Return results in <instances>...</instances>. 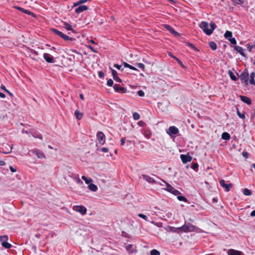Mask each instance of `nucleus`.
I'll return each mask as SVG.
<instances>
[{
    "mask_svg": "<svg viewBox=\"0 0 255 255\" xmlns=\"http://www.w3.org/2000/svg\"><path fill=\"white\" fill-rule=\"evenodd\" d=\"M210 26L211 28L209 29V24L206 21H202L199 25L200 27L202 29L203 32L208 35L212 34L214 30L216 28V24L214 22H211L210 23Z\"/></svg>",
    "mask_w": 255,
    "mask_h": 255,
    "instance_id": "nucleus-1",
    "label": "nucleus"
},
{
    "mask_svg": "<svg viewBox=\"0 0 255 255\" xmlns=\"http://www.w3.org/2000/svg\"><path fill=\"white\" fill-rule=\"evenodd\" d=\"M182 232H197L199 233L201 232V230L200 228L190 224L184 225L182 226Z\"/></svg>",
    "mask_w": 255,
    "mask_h": 255,
    "instance_id": "nucleus-2",
    "label": "nucleus"
},
{
    "mask_svg": "<svg viewBox=\"0 0 255 255\" xmlns=\"http://www.w3.org/2000/svg\"><path fill=\"white\" fill-rule=\"evenodd\" d=\"M143 178L150 183L158 184L163 185L162 183H165V181L156 176V179H153L150 176H142Z\"/></svg>",
    "mask_w": 255,
    "mask_h": 255,
    "instance_id": "nucleus-3",
    "label": "nucleus"
},
{
    "mask_svg": "<svg viewBox=\"0 0 255 255\" xmlns=\"http://www.w3.org/2000/svg\"><path fill=\"white\" fill-rule=\"evenodd\" d=\"M8 240V237L6 235L0 236V242L1 243V246L5 249H10L12 245L7 243V241Z\"/></svg>",
    "mask_w": 255,
    "mask_h": 255,
    "instance_id": "nucleus-4",
    "label": "nucleus"
},
{
    "mask_svg": "<svg viewBox=\"0 0 255 255\" xmlns=\"http://www.w3.org/2000/svg\"><path fill=\"white\" fill-rule=\"evenodd\" d=\"M166 186V188H165V190H166L169 192L171 193L174 195L178 196L179 195L181 194V193L180 191L177 190V189L173 188L171 185H170L169 183L166 182L165 181V183H164Z\"/></svg>",
    "mask_w": 255,
    "mask_h": 255,
    "instance_id": "nucleus-5",
    "label": "nucleus"
},
{
    "mask_svg": "<svg viewBox=\"0 0 255 255\" xmlns=\"http://www.w3.org/2000/svg\"><path fill=\"white\" fill-rule=\"evenodd\" d=\"M96 136L98 140V143L101 145H103L105 142L106 138L104 133L102 131H98L97 133Z\"/></svg>",
    "mask_w": 255,
    "mask_h": 255,
    "instance_id": "nucleus-6",
    "label": "nucleus"
},
{
    "mask_svg": "<svg viewBox=\"0 0 255 255\" xmlns=\"http://www.w3.org/2000/svg\"><path fill=\"white\" fill-rule=\"evenodd\" d=\"M220 184L223 188H225V190L227 192L230 191L231 188H232L233 186L232 183H226L225 181L223 179L220 180Z\"/></svg>",
    "mask_w": 255,
    "mask_h": 255,
    "instance_id": "nucleus-7",
    "label": "nucleus"
},
{
    "mask_svg": "<svg viewBox=\"0 0 255 255\" xmlns=\"http://www.w3.org/2000/svg\"><path fill=\"white\" fill-rule=\"evenodd\" d=\"M242 83H245L246 85L248 83L249 73L248 72H243L239 76Z\"/></svg>",
    "mask_w": 255,
    "mask_h": 255,
    "instance_id": "nucleus-8",
    "label": "nucleus"
},
{
    "mask_svg": "<svg viewBox=\"0 0 255 255\" xmlns=\"http://www.w3.org/2000/svg\"><path fill=\"white\" fill-rule=\"evenodd\" d=\"M166 132L170 136L173 134H177L179 132L178 129L175 126H170L168 129L166 130Z\"/></svg>",
    "mask_w": 255,
    "mask_h": 255,
    "instance_id": "nucleus-9",
    "label": "nucleus"
},
{
    "mask_svg": "<svg viewBox=\"0 0 255 255\" xmlns=\"http://www.w3.org/2000/svg\"><path fill=\"white\" fill-rule=\"evenodd\" d=\"M73 209L75 211L80 213L82 215H85L87 212V209L83 206H75L73 207Z\"/></svg>",
    "mask_w": 255,
    "mask_h": 255,
    "instance_id": "nucleus-10",
    "label": "nucleus"
},
{
    "mask_svg": "<svg viewBox=\"0 0 255 255\" xmlns=\"http://www.w3.org/2000/svg\"><path fill=\"white\" fill-rule=\"evenodd\" d=\"M43 58L47 63H53L55 62L53 57L49 53H44Z\"/></svg>",
    "mask_w": 255,
    "mask_h": 255,
    "instance_id": "nucleus-11",
    "label": "nucleus"
},
{
    "mask_svg": "<svg viewBox=\"0 0 255 255\" xmlns=\"http://www.w3.org/2000/svg\"><path fill=\"white\" fill-rule=\"evenodd\" d=\"M114 89L116 92H120L121 93H125L127 91L126 88L124 87H121L118 84H115L114 86Z\"/></svg>",
    "mask_w": 255,
    "mask_h": 255,
    "instance_id": "nucleus-12",
    "label": "nucleus"
},
{
    "mask_svg": "<svg viewBox=\"0 0 255 255\" xmlns=\"http://www.w3.org/2000/svg\"><path fill=\"white\" fill-rule=\"evenodd\" d=\"M14 8L22 11L23 13H25L28 15H31L32 17H35V15L32 12H31L28 10L25 9L21 7L17 6H15Z\"/></svg>",
    "mask_w": 255,
    "mask_h": 255,
    "instance_id": "nucleus-13",
    "label": "nucleus"
},
{
    "mask_svg": "<svg viewBox=\"0 0 255 255\" xmlns=\"http://www.w3.org/2000/svg\"><path fill=\"white\" fill-rule=\"evenodd\" d=\"M180 158L183 163H186L188 162H190L192 160V157L190 155L181 154Z\"/></svg>",
    "mask_w": 255,
    "mask_h": 255,
    "instance_id": "nucleus-14",
    "label": "nucleus"
},
{
    "mask_svg": "<svg viewBox=\"0 0 255 255\" xmlns=\"http://www.w3.org/2000/svg\"><path fill=\"white\" fill-rule=\"evenodd\" d=\"M163 27L175 36H177L179 35V33L175 31L169 25L164 24Z\"/></svg>",
    "mask_w": 255,
    "mask_h": 255,
    "instance_id": "nucleus-15",
    "label": "nucleus"
},
{
    "mask_svg": "<svg viewBox=\"0 0 255 255\" xmlns=\"http://www.w3.org/2000/svg\"><path fill=\"white\" fill-rule=\"evenodd\" d=\"M88 7L87 6L85 5H81L78 6L77 8L75 9V12L77 13H80L85 10H88Z\"/></svg>",
    "mask_w": 255,
    "mask_h": 255,
    "instance_id": "nucleus-16",
    "label": "nucleus"
},
{
    "mask_svg": "<svg viewBox=\"0 0 255 255\" xmlns=\"http://www.w3.org/2000/svg\"><path fill=\"white\" fill-rule=\"evenodd\" d=\"M111 71H112V74L113 79L116 81L119 82V83H121L122 80L118 76L117 72L113 69H111Z\"/></svg>",
    "mask_w": 255,
    "mask_h": 255,
    "instance_id": "nucleus-17",
    "label": "nucleus"
},
{
    "mask_svg": "<svg viewBox=\"0 0 255 255\" xmlns=\"http://www.w3.org/2000/svg\"><path fill=\"white\" fill-rule=\"evenodd\" d=\"M240 98L243 102L249 105L252 104V101L250 98L245 96H240Z\"/></svg>",
    "mask_w": 255,
    "mask_h": 255,
    "instance_id": "nucleus-18",
    "label": "nucleus"
},
{
    "mask_svg": "<svg viewBox=\"0 0 255 255\" xmlns=\"http://www.w3.org/2000/svg\"><path fill=\"white\" fill-rule=\"evenodd\" d=\"M31 152L36 154L39 158H45V156L42 151H39L38 150H32Z\"/></svg>",
    "mask_w": 255,
    "mask_h": 255,
    "instance_id": "nucleus-19",
    "label": "nucleus"
},
{
    "mask_svg": "<svg viewBox=\"0 0 255 255\" xmlns=\"http://www.w3.org/2000/svg\"><path fill=\"white\" fill-rule=\"evenodd\" d=\"M168 229H169V231L171 232L179 233L181 232H182V226L180 227H178V228L169 227Z\"/></svg>",
    "mask_w": 255,
    "mask_h": 255,
    "instance_id": "nucleus-20",
    "label": "nucleus"
},
{
    "mask_svg": "<svg viewBox=\"0 0 255 255\" xmlns=\"http://www.w3.org/2000/svg\"><path fill=\"white\" fill-rule=\"evenodd\" d=\"M234 48L235 50H236L238 53H239L242 56L244 57H246V54L244 52V49L242 47L239 46H235Z\"/></svg>",
    "mask_w": 255,
    "mask_h": 255,
    "instance_id": "nucleus-21",
    "label": "nucleus"
},
{
    "mask_svg": "<svg viewBox=\"0 0 255 255\" xmlns=\"http://www.w3.org/2000/svg\"><path fill=\"white\" fill-rule=\"evenodd\" d=\"M228 255H241L242 252L234 249H230L228 251Z\"/></svg>",
    "mask_w": 255,
    "mask_h": 255,
    "instance_id": "nucleus-22",
    "label": "nucleus"
},
{
    "mask_svg": "<svg viewBox=\"0 0 255 255\" xmlns=\"http://www.w3.org/2000/svg\"><path fill=\"white\" fill-rule=\"evenodd\" d=\"M64 27L67 30H70L73 33H75V31L72 28V26L66 22L63 23Z\"/></svg>",
    "mask_w": 255,
    "mask_h": 255,
    "instance_id": "nucleus-23",
    "label": "nucleus"
},
{
    "mask_svg": "<svg viewBox=\"0 0 255 255\" xmlns=\"http://www.w3.org/2000/svg\"><path fill=\"white\" fill-rule=\"evenodd\" d=\"M88 187L90 190H91V191H93V192H96L98 190L97 186L96 185H95L92 183L88 185Z\"/></svg>",
    "mask_w": 255,
    "mask_h": 255,
    "instance_id": "nucleus-24",
    "label": "nucleus"
},
{
    "mask_svg": "<svg viewBox=\"0 0 255 255\" xmlns=\"http://www.w3.org/2000/svg\"><path fill=\"white\" fill-rule=\"evenodd\" d=\"M144 135L147 138H149L151 136V131L149 129H145L143 132Z\"/></svg>",
    "mask_w": 255,
    "mask_h": 255,
    "instance_id": "nucleus-25",
    "label": "nucleus"
},
{
    "mask_svg": "<svg viewBox=\"0 0 255 255\" xmlns=\"http://www.w3.org/2000/svg\"><path fill=\"white\" fill-rule=\"evenodd\" d=\"M123 64L125 67L128 68L131 70L137 71L138 69L134 66H132L126 62H123Z\"/></svg>",
    "mask_w": 255,
    "mask_h": 255,
    "instance_id": "nucleus-26",
    "label": "nucleus"
},
{
    "mask_svg": "<svg viewBox=\"0 0 255 255\" xmlns=\"http://www.w3.org/2000/svg\"><path fill=\"white\" fill-rule=\"evenodd\" d=\"M75 116L78 120H81L83 118V114L76 110L74 113Z\"/></svg>",
    "mask_w": 255,
    "mask_h": 255,
    "instance_id": "nucleus-27",
    "label": "nucleus"
},
{
    "mask_svg": "<svg viewBox=\"0 0 255 255\" xmlns=\"http://www.w3.org/2000/svg\"><path fill=\"white\" fill-rule=\"evenodd\" d=\"M231 136L228 132H224L222 134V138L225 140H229L230 139Z\"/></svg>",
    "mask_w": 255,
    "mask_h": 255,
    "instance_id": "nucleus-28",
    "label": "nucleus"
},
{
    "mask_svg": "<svg viewBox=\"0 0 255 255\" xmlns=\"http://www.w3.org/2000/svg\"><path fill=\"white\" fill-rule=\"evenodd\" d=\"M225 37L229 40V39H230L232 37V32L230 31L227 30L224 34Z\"/></svg>",
    "mask_w": 255,
    "mask_h": 255,
    "instance_id": "nucleus-29",
    "label": "nucleus"
},
{
    "mask_svg": "<svg viewBox=\"0 0 255 255\" xmlns=\"http://www.w3.org/2000/svg\"><path fill=\"white\" fill-rule=\"evenodd\" d=\"M228 74L230 76L231 79L234 81H236L238 80V78L236 77L235 75H234V73L231 70H229Z\"/></svg>",
    "mask_w": 255,
    "mask_h": 255,
    "instance_id": "nucleus-30",
    "label": "nucleus"
},
{
    "mask_svg": "<svg viewBox=\"0 0 255 255\" xmlns=\"http://www.w3.org/2000/svg\"><path fill=\"white\" fill-rule=\"evenodd\" d=\"M237 113L238 116L240 118H241L242 119H245V113L243 112V113H241L240 112L239 109L238 108H237Z\"/></svg>",
    "mask_w": 255,
    "mask_h": 255,
    "instance_id": "nucleus-31",
    "label": "nucleus"
},
{
    "mask_svg": "<svg viewBox=\"0 0 255 255\" xmlns=\"http://www.w3.org/2000/svg\"><path fill=\"white\" fill-rule=\"evenodd\" d=\"M52 31L56 34H57V35L59 36L60 37H61L62 38V36L63 35L64 33H63L62 32L58 30L57 29H55V28H53L52 29Z\"/></svg>",
    "mask_w": 255,
    "mask_h": 255,
    "instance_id": "nucleus-32",
    "label": "nucleus"
},
{
    "mask_svg": "<svg viewBox=\"0 0 255 255\" xmlns=\"http://www.w3.org/2000/svg\"><path fill=\"white\" fill-rule=\"evenodd\" d=\"M210 48L213 50H215L217 49V44L213 41H211L209 43Z\"/></svg>",
    "mask_w": 255,
    "mask_h": 255,
    "instance_id": "nucleus-33",
    "label": "nucleus"
},
{
    "mask_svg": "<svg viewBox=\"0 0 255 255\" xmlns=\"http://www.w3.org/2000/svg\"><path fill=\"white\" fill-rule=\"evenodd\" d=\"M243 194L246 196H250L252 194V192L248 188H245L243 190Z\"/></svg>",
    "mask_w": 255,
    "mask_h": 255,
    "instance_id": "nucleus-34",
    "label": "nucleus"
},
{
    "mask_svg": "<svg viewBox=\"0 0 255 255\" xmlns=\"http://www.w3.org/2000/svg\"><path fill=\"white\" fill-rule=\"evenodd\" d=\"M82 178L85 180L86 183L88 184L91 183L93 181L92 179L91 178H88L86 177V176H82Z\"/></svg>",
    "mask_w": 255,
    "mask_h": 255,
    "instance_id": "nucleus-35",
    "label": "nucleus"
},
{
    "mask_svg": "<svg viewBox=\"0 0 255 255\" xmlns=\"http://www.w3.org/2000/svg\"><path fill=\"white\" fill-rule=\"evenodd\" d=\"M160 252L157 250L154 249L150 251V255H160Z\"/></svg>",
    "mask_w": 255,
    "mask_h": 255,
    "instance_id": "nucleus-36",
    "label": "nucleus"
},
{
    "mask_svg": "<svg viewBox=\"0 0 255 255\" xmlns=\"http://www.w3.org/2000/svg\"><path fill=\"white\" fill-rule=\"evenodd\" d=\"M135 66L139 68H140L142 70H144V68H145V66L142 63H136L135 64Z\"/></svg>",
    "mask_w": 255,
    "mask_h": 255,
    "instance_id": "nucleus-37",
    "label": "nucleus"
},
{
    "mask_svg": "<svg viewBox=\"0 0 255 255\" xmlns=\"http://www.w3.org/2000/svg\"><path fill=\"white\" fill-rule=\"evenodd\" d=\"M177 199L180 201H184L185 202L187 201V199L185 197L180 196V195L177 196Z\"/></svg>",
    "mask_w": 255,
    "mask_h": 255,
    "instance_id": "nucleus-38",
    "label": "nucleus"
},
{
    "mask_svg": "<svg viewBox=\"0 0 255 255\" xmlns=\"http://www.w3.org/2000/svg\"><path fill=\"white\" fill-rule=\"evenodd\" d=\"M62 38L63 39H64L65 40H69V41H72L73 40V38H72L70 37L69 36H68L67 35H65L64 34L62 36Z\"/></svg>",
    "mask_w": 255,
    "mask_h": 255,
    "instance_id": "nucleus-39",
    "label": "nucleus"
},
{
    "mask_svg": "<svg viewBox=\"0 0 255 255\" xmlns=\"http://www.w3.org/2000/svg\"><path fill=\"white\" fill-rule=\"evenodd\" d=\"M133 118L134 120H138L140 119V115L136 112L133 114Z\"/></svg>",
    "mask_w": 255,
    "mask_h": 255,
    "instance_id": "nucleus-40",
    "label": "nucleus"
},
{
    "mask_svg": "<svg viewBox=\"0 0 255 255\" xmlns=\"http://www.w3.org/2000/svg\"><path fill=\"white\" fill-rule=\"evenodd\" d=\"M169 55L172 58H173L174 59H175V60H176L178 63L179 64H180V65H182V62L181 60H180L178 58H177L176 57L173 56L172 54L171 53H169Z\"/></svg>",
    "mask_w": 255,
    "mask_h": 255,
    "instance_id": "nucleus-41",
    "label": "nucleus"
},
{
    "mask_svg": "<svg viewBox=\"0 0 255 255\" xmlns=\"http://www.w3.org/2000/svg\"><path fill=\"white\" fill-rule=\"evenodd\" d=\"M244 0H232V1L236 4H241L244 2Z\"/></svg>",
    "mask_w": 255,
    "mask_h": 255,
    "instance_id": "nucleus-42",
    "label": "nucleus"
},
{
    "mask_svg": "<svg viewBox=\"0 0 255 255\" xmlns=\"http://www.w3.org/2000/svg\"><path fill=\"white\" fill-rule=\"evenodd\" d=\"M137 216H138L139 217H140V218H142V219H144L145 221H147V216H146V215H144V214H140H140H138L137 215Z\"/></svg>",
    "mask_w": 255,
    "mask_h": 255,
    "instance_id": "nucleus-43",
    "label": "nucleus"
},
{
    "mask_svg": "<svg viewBox=\"0 0 255 255\" xmlns=\"http://www.w3.org/2000/svg\"><path fill=\"white\" fill-rule=\"evenodd\" d=\"M187 45L190 46L191 48H192L193 49H194L195 51H198V49L197 48H196V47L193 44L191 43H189V42H188L187 43Z\"/></svg>",
    "mask_w": 255,
    "mask_h": 255,
    "instance_id": "nucleus-44",
    "label": "nucleus"
},
{
    "mask_svg": "<svg viewBox=\"0 0 255 255\" xmlns=\"http://www.w3.org/2000/svg\"><path fill=\"white\" fill-rule=\"evenodd\" d=\"M137 125L141 127H143L146 125V124L142 121H140L137 123Z\"/></svg>",
    "mask_w": 255,
    "mask_h": 255,
    "instance_id": "nucleus-45",
    "label": "nucleus"
},
{
    "mask_svg": "<svg viewBox=\"0 0 255 255\" xmlns=\"http://www.w3.org/2000/svg\"><path fill=\"white\" fill-rule=\"evenodd\" d=\"M113 83H114L113 81L111 79H109L107 81V85L110 87L112 86L113 85Z\"/></svg>",
    "mask_w": 255,
    "mask_h": 255,
    "instance_id": "nucleus-46",
    "label": "nucleus"
},
{
    "mask_svg": "<svg viewBox=\"0 0 255 255\" xmlns=\"http://www.w3.org/2000/svg\"><path fill=\"white\" fill-rule=\"evenodd\" d=\"M229 41L233 44H236L237 42L235 38H231L230 39H229Z\"/></svg>",
    "mask_w": 255,
    "mask_h": 255,
    "instance_id": "nucleus-47",
    "label": "nucleus"
},
{
    "mask_svg": "<svg viewBox=\"0 0 255 255\" xmlns=\"http://www.w3.org/2000/svg\"><path fill=\"white\" fill-rule=\"evenodd\" d=\"M137 94L140 97H143L144 95V93L142 90H139L137 92Z\"/></svg>",
    "mask_w": 255,
    "mask_h": 255,
    "instance_id": "nucleus-48",
    "label": "nucleus"
},
{
    "mask_svg": "<svg viewBox=\"0 0 255 255\" xmlns=\"http://www.w3.org/2000/svg\"><path fill=\"white\" fill-rule=\"evenodd\" d=\"M247 47L248 49L250 51H252V50L254 48H255V47H254V46H253V45H250L249 44H248L247 45Z\"/></svg>",
    "mask_w": 255,
    "mask_h": 255,
    "instance_id": "nucleus-49",
    "label": "nucleus"
},
{
    "mask_svg": "<svg viewBox=\"0 0 255 255\" xmlns=\"http://www.w3.org/2000/svg\"><path fill=\"white\" fill-rule=\"evenodd\" d=\"M101 151H102L103 152H108L109 151V149L106 147H102L101 148Z\"/></svg>",
    "mask_w": 255,
    "mask_h": 255,
    "instance_id": "nucleus-50",
    "label": "nucleus"
},
{
    "mask_svg": "<svg viewBox=\"0 0 255 255\" xmlns=\"http://www.w3.org/2000/svg\"><path fill=\"white\" fill-rule=\"evenodd\" d=\"M75 181H76V182L77 183L82 184L83 182L80 178H79L78 177H75Z\"/></svg>",
    "mask_w": 255,
    "mask_h": 255,
    "instance_id": "nucleus-51",
    "label": "nucleus"
},
{
    "mask_svg": "<svg viewBox=\"0 0 255 255\" xmlns=\"http://www.w3.org/2000/svg\"><path fill=\"white\" fill-rule=\"evenodd\" d=\"M88 48H89L92 51L97 53V51L91 46V45H88L87 46Z\"/></svg>",
    "mask_w": 255,
    "mask_h": 255,
    "instance_id": "nucleus-52",
    "label": "nucleus"
},
{
    "mask_svg": "<svg viewBox=\"0 0 255 255\" xmlns=\"http://www.w3.org/2000/svg\"><path fill=\"white\" fill-rule=\"evenodd\" d=\"M132 246L131 245H128V246H127L126 249L127 250V251H128L130 253H132V252H130V250L132 248Z\"/></svg>",
    "mask_w": 255,
    "mask_h": 255,
    "instance_id": "nucleus-53",
    "label": "nucleus"
},
{
    "mask_svg": "<svg viewBox=\"0 0 255 255\" xmlns=\"http://www.w3.org/2000/svg\"><path fill=\"white\" fill-rule=\"evenodd\" d=\"M9 168L12 172H14L16 171V168L15 167H13L12 166H10Z\"/></svg>",
    "mask_w": 255,
    "mask_h": 255,
    "instance_id": "nucleus-54",
    "label": "nucleus"
},
{
    "mask_svg": "<svg viewBox=\"0 0 255 255\" xmlns=\"http://www.w3.org/2000/svg\"><path fill=\"white\" fill-rule=\"evenodd\" d=\"M98 74H99V76L100 78H103L104 76V74L102 71L99 72Z\"/></svg>",
    "mask_w": 255,
    "mask_h": 255,
    "instance_id": "nucleus-55",
    "label": "nucleus"
},
{
    "mask_svg": "<svg viewBox=\"0 0 255 255\" xmlns=\"http://www.w3.org/2000/svg\"><path fill=\"white\" fill-rule=\"evenodd\" d=\"M114 66L115 68H117L118 69H121V68L122 67V65H118V64H114Z\"/></svg>",
    "mask_w": 255,
    "mask_h": 255,
    "instance_id": "nucleus-56",
    "label": "nucleus"
},
{
    "mask_svg": "<svg viewBox=\"0 0 255 255\" xmlns=\"http://www.w3.org/2000/svg\"><path fill=\"white\" fill-rule=\"evenodd\" d=\"M255 78H251L250 79V83L255 86Z\"/></svg>",
    "mask_w": 255,
    "mask_h": 255,
    "instance_id": "nucleus-57",
    "label": "nucleus"
},
{
    "mask_svg": "<svg viewBox=\"0 0 255 255\" xmlns=\"http://www.w3.org/2000/svg\"><path fill=\"white\" fill-rule=\"evenodd\" d=\"M242 155L245 157L248 158V153L247 152H243L242 153Z\"/></svg>",
    "mask_w": 255,
    "mask_h": 255,
    "instance_id": "nucleus-58",
    "label": "nucleus"
},
{
    "mask_svg": "<svg viewBox=\"0 0 255 255\" xmlns=\"http://www.w3.org/2000/svg\"><path fill=\"white\" fill-rule=\"evenodd\" d=\"M121 145H123L125 142V139L124 137H123L121 139Z\"/></svg>",
    "mask_w": 255,
    "mask_h": 255,
    "instance_id": "nucleus-59",
    "label": "nucleus"
},
{
    "mask_svg": "<svg viewBox=\"0 0 255 255\" xmlns=\"http://www.w3.org/2000/svg\"><path fill=\"white\" fill-rule=\"evenodd\" d=\"M251 78H255V73L252 72L250 75Z\"/></svg>",
    "mask_w": 255,
    "mask_h": 255,
    "instance_id": "nucleus-60",
    "label": "nucleus"
},
{
    "mask_svg": "<svg viewBox=\"0 0 255 255\" xmlns=\"http://www.w3.org/2000/svg\"><path fill=\"white\" fill-rule=\"evenodd\" d=\"M198 164L196 163V164H193V165H192V168L194 169H196L197 167H198Z\"/></svg>",
    "mask_w": 255,
    "mask_h": 255,
    "instance_id": "nucleus-61",
    "label": "nucleus"
},
{
    "mask_svg": "<svg viewBox=\"0 0 255 255\" xmlns=\"http://www.w3.org/2000/svg\"><path fill=\"white\" fill-rule=\"evenodd\" d=\"M250 215L252 216V217H255V210L253 211L251 213V214Z\"/></svg>",
    "mask_w": 255,
    "mask_h": 255,
    "instance_id": "nucleus-62",
    "label": "nucleus"
},
{
    "mask_svg": "<svg viewBox=\"0 0 255 255\" xmlns=\"http://www.w3.org/2000/svg\"><path fill=\"white\" fill-rule=\"evenodd\" d=\"M0 97L1 98H4L5 97V95L3 93L0 92Z\"/></svg>",
    "mask_w": 255,
    "mask_h": 255,
    "instance_id": "nucleus-63",
    "label": "nucleus"
},
{
    "mask_svg": "<svg viewBox=\"0 0 255 255\" xmlns=\"http://www.w3.org/2000/svg\"><path fill=\"white\" fill-rule=\"evenodd\" d=\"M0 88L1 89H2L5 92L7 90V89H6V88L5 87V86L4 85H1Z\"/></svg>",
    "mask_w": 255,
    "mask_h": 255,
    "instance_id": "nucleus-64",
    "label": "nucleus"
}]
</instances>
